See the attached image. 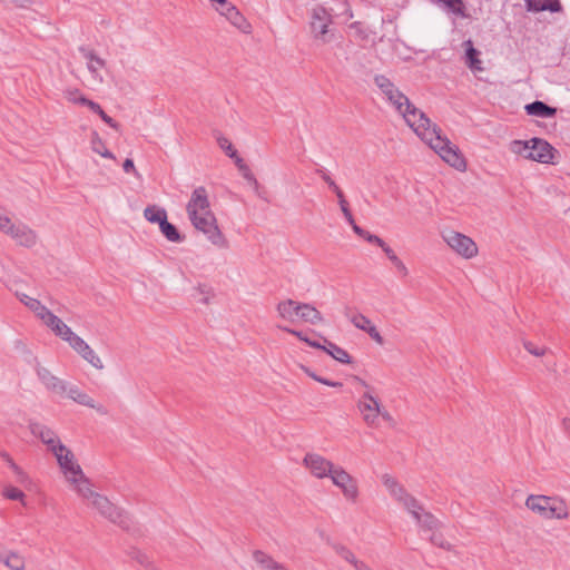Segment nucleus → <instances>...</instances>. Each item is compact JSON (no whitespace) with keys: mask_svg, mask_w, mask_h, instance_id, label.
Returning a JSON list of instances; mask_svg holds the SVG:
<instances>
[{"mask_svg":"<svg viewBox=\"0 0 570 570\" xmlns=\"http://www.w3.org/2000/svg\"><path fill=\"white\" fill-rule=\"evenodd\" d=\"M374 83L384 99L403 117L407 126L433 149L446 164L458 170H464V157L445 136L441 129L425 116L423 111L411 104L409 98L384 75H376Z\"/></svg>","mask_w":570,"mask_h":570,"instance_id":"f257e3e1","label":"nucleus"},{"mask_svg":"<svg viewBox=\"0 0 570 570\" xmlns=\"http://www.w3.org/2000/svg\"><path fill=\"white\" fill-rule=\"evenodd\" d=\"M186 213L191 226L204 234L212 245L218 248L228 247V240L218 226L205 187L199 186L193 190Z\"/></svg>","mask_w":570,"mask_h":570,"instance_id":"f03ea898","label":"nucleus"},{"mask_svg":"<svg viewBox=\"0 0 570 570\" xmlns=\"http://www.w3.org/2000/svg\"><path fill=\"white\" fill-rule=\"evenodd\" d=\"M381 481L389 494L413 517L419 527L428 530L436 527L438 519L428 512L394 476L383 474Z\"/></svg>","mask_w":570,"mask_h":570,"instance_id":"7ed1b4c3","label":"nucleus"},{"mask_svg":"<svg viewBox=\"0 0 570 570\" xmlns=\"http://www.w3.org/2000/svg\"><path fill=\"white\" fill-rule=\"evenodd\" d=\"M56 336L67 342L68 345L94 368L101 371L105 364L94 348L78 334H76L60 317L52 312L42 322Z\"/></svg>","mask_w":570,"mask_h":570,"instance_id":"20e7f679","label":"nucleus"},{"mask_svg":"<svg viewBox=\"0 0 570 570\" xmlns=\"http://www.w3.org/2000/svg\"><path fill=\"white\" fill-rule=\"evenodd\" d=\"M56 336L67 342L68 345L94 368L101 371L105 364L94 348L78 334H76L60 317L52 312L42 322Z\"/></svg>","mask_w":570,"mask_h":570,"instance_id":"39448f33","label":"nucleus"},{"mask_svg":"<svg viewBox=\"0 0 570 570\" xmlns=\"http://www.w3.org/2000/svg\"><path fill=\"white\" fill-rule=\"evenodd\" d=\"M73 492L86 503L87 507L96 510L102 518L111 523L124 527L127 518L124 511L115 505L107 497L96 492L92 483L86 479L83 483L78 485Z\"/></svg>","mask_w":570,"mask_h":570,"instance_id":"423d86ee","label":"nucleus"},{"mask_svg":"<svg viewBox=\"0 0 570 570\" xmlns=\"http://www.w3.org/2000/svg\"><path fill=\"white\" fill-rule=\"evenodd\" d=\"M358 384L363 387V391L356 401V407L364 424L371 429H377L380 419L392 422V415L375 394L374 387L361 379H358Z\"/></svg>","mask_w":570,"mask_h":570,"instance_id":"0eeeda50","label":"nucleus"},{"mask_svg":"<svg viewBox=\"0 0 570 570\" xmlns=\"http://www.w3.org/2000/svg\"><path fill=\"white\" fill-rule=\"evenodd\" d=\"M524 505L546 520H566L570 518V508L561 497L530 494L527 497Z\"/></svg>","mask_w":570,"mask_h":570,"instance_id":"6e6552de","label":"nucleus"},{"mask_svg":"<svg viewBox=\"0 0 570 570\" xmlns=\"http://www.w3.org/2000/svg\"><path fill=\"white\" fill-rule=\"evenodd\" d=\"M0 233L18 247L31 249L40 243V237L28 224L13 219L6 213L0 212Z\"/></svg>","mask_w":570,"mask_h":570,"instance_id":"1a4fd4ad","label":"nucleus"},{"mask_svg":"<svg viewBox=\"0 0 570 570\" xmlns=\"http://www.w3.org/2000/svg\"><path fill=\"white\" fill-rule=\"evenodd\" d=\"M48 452L55 456L67 484L72 491L88 479L73 452L62 442Z\"/></svg>","mask_w":570,"mask_h":570,"instance_id":"9d476101","label":"nucleus"},{"mask_svg":"<svg viewBox=\"0 0 570 570\" xmlns=\"http://www.w3.org/2000/svg\"><path fill=\"white\" fill-rule=\"evenodd\" d=\"M511 153L523 157L524 159L551 164L554 158V148L546 140L532 138L530 140H513L510 142Z\"/></svg>","mask_w":570,"mask_h":570,"instance_id":"9b49d317","label":"nucleus"},{"mask_svg":"<svg viewBox=\"0 0 570 570\" xmlns=\"http://www.w3.org/2000/svg\"><path fill=\"white\" fill-rule=\"evenodd\" d=\"M333 17L323 6L316 4L309 10L308 31L317 46H325L334 38Z\"/></svg>","mask_w":570,"mask_h":570,"instance_id":"f8f14e48","label":"nucleus"},{"mask_svg":"<svg viewBox=\"0 0 570 570\" xmlns=\"http://www.w3.org/2000/svg\"><path fill=\"white\" fill-rule=\"evenodd\" d=\"M332 484L340 490L344 500L348 503L355 504L361 497V490L357 479L352 475L342 465H337L335 471L330 478Z\"/></svg>","mask_w":570,"mask_h":570,"instance_id":"ddd939ff","label":"nucleus"},{"mask_svg":"<svg viewBox=\"0 0 570 570\" xmlns=\"http://www.w3.org/2000/svg\"><path fill=\"white\" fill-rule=\"evenodd\" d=\"M441 237L451 250L464 259H472L479 253L475 242L460 232L444 229L441 232Z\"/></svg>","mask_w":570,"mask_h":570,"instance_id":"4468645a","label":"nucleus"},{"mask_svg":"<svg viewBox=\"0 0 570 570\" xmlns=\"http://www.w3.org/2000/svg\"><path fill=\"white\" fill-rule=\"evenodd\" d=\"M302 464L312 476L318 480L330 479L338 465L315 452L306 453Z\"/></svg>","mask_w":570,"mask_h":570,"instance_id":"2eb2a0df","label":"nucleus"},{"mask_svg":"<svg viewBox=\"0 0 570 570\" xmlns=\"http://www.w3.org/2000/svg\"><path fill=\"white\" fill-rule=\"evenodd\" d=\"M37 379L43 389L55 395L63 396L66 381L57 376L48 367L37 362L35 366Z\"/></svg>","mask_w":570,"mask_h":570,"instance_id":"dca6fc26","label":"nucleus"},{"mask_svg":"<svg viewBox=\"0 0 570 570\" xmlns=\"http://www.w3.org/2000/svg\"><path fill=\"white\" fill-rule=\"evenodd\" d=\"M215 9L236 28L245 33L250 32V24L245 17L237 10V8L227 0H217Z\"/></svg>","mask_w":570,"mask_h":570,"instance_id":"f3484780","label":"nucleus"},{"mask_svg":"<svg viewBox=\"0 0 570 570\" xmlns=\"http://www.w3.org/2000/svg\"><path fill=\"white\" fill-rule=\"evenodd\" d=\"M345 316L358 330L368 334V336L377 344L383 345L384 338L377 331L372 321L360 312L346 311Z\"/></svg>","mask_w":570,"mask_h":570,"instance_id":"a211bd4d","label":"nucleus"},{"mask_svg":"<svg viewBox=\"0 0 570 570\" xmlns=\"http://www.w3.org/2000/svg\"><path fill=\"white\" fill-rule=\"evenodd\" d=\"M29 429L31 434L38 438L46 445L47 451L62 442L60 436L53 429L42 423H30Z\"/></svg>","mask_w":570,"mask_h":570,"instance_id":"6ab92c4d","label":"nucleus"},{"mask_svg":"<svg viewBox=\"0 0 570 570\" xmlns=\"http://www.w3.org/2000/svg\"><path fill=\"white\" fill-rule=\"evenodd\" d=\"M301 302L287 298L276 305L277 317L284 322L294 324L299 321Z\"/></svg>","mask_w":570,"mask_h":570,"instance_id":"aec40b11","label":"nucleus"},{"mask_svg":"<svg viewBox=\"0 0 570 570\" xmlns=\"http://www.w3.org/2000/svg\"><path fill=\"white\" fill-rule=\"evenodd\" d=\"M19 301L30 309L37 318L43 322L48 315L51 313L39 299L31 297L24 293H16Z\"/></svg>","mask_w":570,"mask_h":570,"instance_id":"412c9836","label":"nucleus"},{"mask_svg":"<svg viewBox=\"0 0 570 570\" xmlns=\"http://www.w3.org/2000/svg\"><path fill=\"white\" fill-rule=\"evenodd\" d=\"M83 57L87 60V68L92 75L94 80L97 83H102L104 78L100 75V70L106 67V61L91 50H83Z\"/></svg>","mask_w":570,"mask_h":570,"instance_id":"4be33fe9","label":"nucleus"},{"mask_svg":"<svg viewBox=\"0 0 570 570\" xmlns=\"http://www.w3.org/2000/svg\"><path fill=\"white\" fill-rule=\"evenodd\" d=\"M299 321L311 325H318L324 323L322 313L312 304H299Z\"/></svg>","mask_w":570,"mask_h":570,"instance_id":"5701e85b","label":"nucleus"},{"mask_svg":"<svg viewBox=\"0 0 570 570\" xmlns=\"http://www.w3.org/2000/svg\"><path fill=\"white\" fill-rule=\"evenodd\" d=\"M434 4L440 7L448 13H452L458 18H468L466 9L462 0H431Z\"/></svg>","mask_w":570,"mask_h":570,"instance_id":"b1692460","label":"nucleus"},{"mask_svg":"<svg viewBox=\"0 0 570 570\" xmlns=\"http://www.w3.org/2000/svg\"><path fill=\"white\" fill-rule=\"evenodd\" d=\"M253 559L259 570H288L283 563L259 550L254 551Z\"/></svg>","mask_w":570,"mask_h":570,"instance_id":"393cba45","label":"nucleus"},{"mask_svg":"<svg viewBox=\"0 0 570 570\" xmlns=\"http://www.w3.org/2000/svg\"><path fill=\"white\" fill-rule=\"evenodd\" d=\"M465 47V63L473 72L483 71L482 61L479 59L480 51L473 47L471 40L463 42Z\"/></svg>","mask_w":570,"mask_h":570,"instance_id":"a878e982","label":"nucleus"},{"mask_svg":"<svg viewBox=\"0 0 570 570\" xmlns=\"http://www.w3.org/2000/svg\"><path fill=\"white\" fill-rule=\"evenodd\" d=\"M525 2L529 11L540 12L548 10L559 12L561 10L559 0H525Z\"/></svg>","mask_w":570,"mask_h":570,"instance_id":"bb28decb","label":"nucleus"},{"mask_svg":"<svg viewBox=\"0 0 570 570\" xmlns=\"http://www.w3.org/2000/svg\"><path fill=\"white\" fill-rule=\"evenodd\" d=\"M0 561L10 570H24L26 568L24 558L16 551L0 553Z\"/></svg>","mask_w":570,"mask_h":570,"instance_id":"cd10ccee","label":"nucleus"},{"mask_svg":"<svg viewBox=\"0 0 570 570\" xmlns=\"http://www.w3.org/2000/svg\"><path fill=\"white\" fill-rule=\"evenodd\" d=\"M525 111L530 116H537L541 118L553 117L557 110L542 101H534L525 106Z\"/></svg>","mask_w":570,"mask_h":570,"instance_id":"c85d7f7f","label":"nucleus"},{"mask_svg":"<svg viewBox=\"0 0 570 570\" xmlns=\"http://www.w3.org/2000/svg\"><path fill=\"white\" fill-rule=\"evenodd\" d=\"M337 553L343 560L352 564L355 570H373L364 561L358 560L356 556L346 547H340L337 549Z\"/></svg>","mask_w":570,"mask_h":570,"instance_id":"c756f323","label":"nucleus"},{"mask_svg":"<svg viewBox=\"0 0 570 570\" xmlns=\"http://www.w3.org/2000/svg\"><path fill=\"white\" fill-rule=\"evenodd\" d=\"M90 147L94 153L100 155L101 157L112 160L116 159L115 155L111 151H109V149L105 145V141L101 139L97 131H92L91 134Z\"/></svg>","mask_w":570,"mask_h":570,"instance_id":"7c9ffc66","label":"nucleus"},{"mask_svg":"<svg viewBox=\"0 0 570 570\" xmlns=\"http://www.w3.org/2000/svg\"><path fill=\"white\" fill-rule=\"evenodd\" d=\"M325 342L327 343V345L325 347H323V350L327 354H330L334 360H336L343 364L351 363V356L348 355V353L345 350H343L342 347L337 346L336 344H334L332 342H327L326 340H325Z\"/></svg>","mask_w":570,"mask_h":570,"instance_id":"2f4dec72","label":"nucleus"},{"mask_svg":"<svg viewBox=\"0 0 570 570\" xmlns=\"http://www.w3.org/2000/svg\"><path fill=\"white\" fill-rule=\"evenodd\" d=\"M3 458H6L9 468L12 470L16 476V482L23 487H29L31 484V480L27 472H24L9 455H3Z\"/></svg>","mask_w":570,"mask_h":570,"instance_id":"473e14b6","label":"nucleus"},{"mask_svg":"<svg viewBox=\"0 0 570 570\" xmlns=\"http://www.w3.org/2000/svg\"><path fill=\"white\" fill-rule=\"evenodd\" d=\"M144 217L150 223L160 224V222L167 218V213L164 208H160L156 205H150L145 208Z\"/></svg>","mask_w":570,"mask_h":570,"instance_id":"72a5a7b5","label":"nucleus"},{"mask_svg":"<svg viewBox=\"0 0 570 570\" xmlns=\"http://www.w3.org/2000/svg\"><path fill=\"white\" fill-rule=\"evenodd\" d=\"M75 402L80 404V405L94 409V410H96L98 413H100L102 415L107 414V410L105 409V406L99 404V403H97L94 400V397H91L85 391L80 392L79 396L77 397V400Z\"/></svg>","mask_w":570,"mask_h":570,"instance_id":"f704fd0d","label":"nucleus"},{"mask_svg":"<svg viewBox=\"0 0 570 570\" xmlns=\"http://www.w3.org/2000/svg\"><path fill=\"white\" fill-rule=\"evenodd\" d=\"M439 527H440V522L438 521V524L434 529L430 530L432 533H431V537H430V541L439 547V548H442L444 550H451L452 549V546L451 543L444 538V535L439 531ZM423 531H429L428 529H423L422 527H420Z\"/></svg>","mask_w":570,"mask_h":570,"instance_id":"c9c22d12","label":"nucleus"},{"mask_svg":"<svg viewBox=\"0 0 570 570\" xmlns=\"http://www.w3.org/2000/svg\"><path fill=\"white\" fill-rule=\"evenodd\" d=\"M159 228L161 230V233L164 234V236L169 240V242H173V243H179L181 242V236L180 234L178 233L177 228L170 224L167 218L163 222H160L159 224Z\"/></svg>","mask_w":570,"mask_h":570,"instance_id":"e433bc0d","label":"nucleus"},{"mask_svg":"<svg viewBox=\"0 0 570 570\" xmlns=\"http://www.w3.org/2000/svg\"><path fill=\"white\" fill-rule=\"evenodd\" d=\"M522 345L527 352L537 357H542L548 352L546 346L538 345L531 341H523Z\"/></svg>","mask_w":570,"mask_h":570,"instance_id":"4c0bfd02","label":"nucleus"},{"mask_svg":"<svg viewBox=\"0 0 570 570\" xmlns=\"http://www.w3.org/2000/svg\"><path fill=\"white\" fill-rule=\"evenodd\" d=\"M3 495L9 500L20 501L26 504L23 501L26 497L24 493L16 487L6 485L3 488Z\"/></svg>","mask_w":570,"mask_h":570,"instance_id":"58836bf2","label":"nucleus"},{"mask_svg":"<svg viewBox=\"0 0 570 570\" xmlns=\"http://www.w3.org/2000/svg\"><path fill=\"white\" fill-rule=\"evenodd\" d=\"M65 98L75 105H82L86 97L78 89H69L65 91Z\"/></svg>","mask_w":570,"mask_h":570,"instance_id":"ea45409f","label":"nucleus"},{"mask_svg":"<svg viewBox=\"0 0 570 570\" xmlns=\"http://www.w3.org/2000/svg\"><path fill=\"white\" fill-rule=\"evenodd\" d=\"M218 146L226 153L228 157H236V149H234L232 142L224 136L217 137Z\"/></svg>","mask_w":570,"mask_h":570,"instance_id":"a19ab883","label":"nucleus"},{"mask_svg":"<svg viewBox=\"0 0 570 570\" xmlns=\"http://www.w3.org/2000/svg\"><path fill=\"white\" fill-rule=\"evenodd\" d=\"M81 391L82 390H80L77 385L70 384L66 381L63 396H67L75 402Z\"/></svg>","mask_w":570,"mask_h":570,"instance_id":"79ce46f5","label":"nucleus"},{"mask_svg":"<svg viewBox=\"0 0 570 570\" xmlns=\"http://www.w3.org/2000/svg\"><path fill=\"white\" fill-rule=\"evenodd\" d=\"M277 327L282 331H285L294 336H296L297 338H299L301 341L303 342H308V337L304 335L303 332L301 331H296V330H293V328H289L287 326H281V325H277Z\"/></svg>","mask_w":570,"mask_h":570,"instance_id":"37998d69","label":"nucleus"},{"mask_svg":"<svg viewBox=\"0 0 570 570\" xmlns=\"http://www.w3.org/2000/svg\"><path fill=\"white\" fill-rule=\"evenodd\" d=\"M364 239L371 244L377 245L379 247L384 245V240L380 236L371 234L370 232L366 233Z\"/></svg>","mask_w":570,"mask_h":570,"instance_id":"c03bdc74","label":"nucleus"},{"mask_svg":"<svg viewBox=\"0 0 570 570\" xmlns=\"http://www.w3.org/2000/svg\"><path fill=\"white\" fill-rule=\"evenodd\" d=\"M102 119L104 122H106L108 126H110L114 129L118 128V124L109 117L102 109L97 114Z\"/></svg>","mask_w":570,"mask_h":570,"instance_id":"a18cd8bd","label":"nucleus"},{"mask_svg":"<svg viewBox=\"0 0 570 570\" xmlns=\"http://www.w3.org/2000/svg\"><path fill=\"white\" fill-rule=\"evenodd\" d=\"M322 179L327 184V186L334 191H338L341 188L336 185V183L331 178L330 175L323 173Z\"/></svg>","mask_w":570,"mask_h":570,"instance_id":"49530a36","label":"nucleus"},{"mask_svg":"<svg viewBox=\"0 0 570 570\" xmlns=\"http://www.w3.org/2000/svg\"><path fill=\"white\" fill-rule=\"evenodd\" d=\"M122 168L126 173H134L136 176H139L138 171L135 168L134 161L129 158H127Z\"/></svg>","mask_w":570,"mask_h":570,"instance_id":"de8ad7c7","label":"nucleus"},{"mask_svg":"<svg viewBox=\"0 0 570 570\" xmlns=\"http://www.w3.org/2000/svg\"><path fill=\"white\" fill-rule=\"evenodd\" d=\"M82 106L88 107L91 111L98 114L102 108L95 101L89 100L88 98L85 99Z\"/></svg>","mask_w":570,"mask_h":570,"instance_id":"09e8293b","label":"nucleus"},{"mask_svg":"<svg viewBox=\"0 0 570 570\" xmlns=\"http://www.w3.org/2000/svg\"><path fill=\"white\" fill-rule=\"evenodd\" d=\"M342 214L348 224H353L354 217L348 208V204L341 206Z\"/></svg>","mask_w":570,"mask_h":570,"instance_id":"8fccbe9b","label":"nucleus"},{"mask_svg":"<svg viewBox=\"0 0 570 570\" xmlns=\"http://www.w3.org/2000/svg\"><path fill=\"white\" fill-rule=\"evenodd\" d=\"M315 381L320 382V383H322L324 385L332 386V387H341L342 386L341 382L330 381V380L321 377V376L320 377H315Z\"/></svg>","mask_w":570,"mask_h":570,"instance_id":"3c124183","label":"nucleus"},{"mask_svg":"<svg viewBox=\"0 0 570 570\" xmlns=\"http://www.w3.org/2000/svg\"><path fill=\"white\" fill-rule=\"evenodd\" d=\"M350 225H351V227H352L353 232H354L357 236H360V237L364 238V236L366 235L367 230H365V229L361 228V227L355 223V220H353V224H350Z\"/></svg>","mask_w":570,"mask_h":570,"instance_id":"603ef678","label":"nucleus"},{"mask_svg":"<svg viewBox=\"0 0 570 570\" xmlns=\"http://www.w3.org/2000/svg\"><path fill=\"white\" fill-rule=\"evenodd\" d=\"M243 177L248 181L252 185H254L255 187H258V181L257 179L255 178L254 174L252 173V170L243 174Z\"/></svg>","mask_w":570,"mask_h":570,"instance_id":"864d4df0","label":"nucleus"},{"mask_svg":"<svg viewBox=\"0 0 570 570\" xmlns=\"http://www.w3.org/2000/svg\"><path fill=\"white\" fill-rule=\"evenodd\" d=\"M336 197H337V200H338V205L340 207L341 206H345L347 205V200L345 199V196H344V193L342 189H340L338 191L335 193Z\"/></svg>","mask_w":570,"mask_h":570,"instance_id":"5fc2aeb1","label":"nucleus"},{"mask_svg":"<svg viewBox=\"0 0 570 570\" xmlns=\"http://www.w3.org/2000/svg\"><path fill=\"white\" fill-rule=\"evenodd\" d=\"M396 271L397 273L403 276V277H406L409 275V268L406 267V265L404 263H402L401 265H399L396 267Z\"/></svg>","mask_w":570,"mask_h":570,"instance_id":"6e6d98bb","label":"nucleus"},{"mask_svg":"<svg viewBox=\"0 0 570 570\" xmlns=\"http://www.w3.org/2000/svg\"><path fill=\"white\" fill-rule=\"evenodd\" d=\"M382 248V250L384 252V254L387 256V258L390 259L391 256H393L395 254V252L384 242V245L383 246H380Z\"/></svg>","mask_w":570,"mask_h":570,"instance_id":"4d7b16f0","label":"nucleus"},{"mask_svg":"<svg viewBox=\"0 0 570 570\" xmlns=\"http://www.w3.org/2000/svg\"><path fill=\"white\" fill-rule=\"evenodd\" d=\"M562 428L566 434L570 438V419H563Z\"/></svg>","mask_w":570,"mask_h":570,"instance_id":"13d9d810","label":"nucleus"},{"mask_svg":"<svg viewBox=\"0 0 570 570\" xmlns=\"http://www.w3.org/2000/svg\"><path fill=\"white\" fill-rule=\"evenodd\" d=\"M232 159H234L237 168H240V166H244L246 165L243 160V158H240L237 154H236V157H230Z\"/></svg>","mask_w":570,"mask_h":570,"instance_id":"bf43d9fd","label":"nucleus"},{"mask_svg":"<svg viewBox=\"0 0 570 570\" xmlns=\"http://www.w3.org/2000/svg\"><path fill=\"white\" fill-rule=\"evenodd\" d=\"M232 159H234L237 168H240V166H244L246 165L243 160V158H240L237 154H236V157H230Z\"/></svg>","mask_w":570,"mask_h":570,"instance_id":"052dcab7","label":"nucleus"},{"mask_svg":"<svg viewBox=\"0 0 570 570\" xmlns=\"http://www.w3.org/2000/svg\"><path fill=\"white\" fill-rule=\"evenodd\" d=\"M305 343L314 348L323 350V347H325V345H321L320 343H317L315 341H311L309 338H308V342H305Z\"/></svg>","mask_w":570,"mask_h":570,"instance_id":"680f3d73","label":"nucleus"},{"mask_svg":"<svg viewBox=\"0 0 570 570\" xmlns=\"http://www.w3.org/2000/svg\"><path fill=\"white\" fill-rule=\"evenodd\" d=\"M305 343L314 348L323 350V347H325V345H321L320 343H317L315 341H311L309 338H308V342H305Z\"/></svg>","mask_w":570,"mask_h":570,"instance_id":"e2e57ef3","label":"nucleus"},{"mask_svg":"<svg viewBox=\"0 0 570 570\" xmlns=\"http://www.w3.org/2000/svg\"><path fill=\"white\" fill-rule=\"evenodd\" d=\"M304 372L309 376L312 377L313 380H315V377H320L318 375H316L314 372H312L309 368L307 367H303Z\"/></svg>","mask_w":570,"mask_h":570,"instance_id":"0e129e2a","label":"nucleus"},{"mask_svg":"<svg viewBox=\"0 0 570 570\" xmlns=\"http://www.w3.org/2000/svg\"><path fill=\"white\" fill-rule=\"evenodd\" d=\"M238 170H239V171L242 173V175H243V174H245V173L249 171L250 169H249V167H248L247 165H244V166H240V168H238Z\"/></svg>","mask_w":570,"mask_h":570,"instance_id":"69168bd1","label":"nucleus"},{"mask_svg":"<svg viewBox=\"0 0 570 570\" xmlns=\"http://www.w3.org/2000/svg\"><path fill=\"white\" fill-rule=\"evenodd\" d=\"M399 258H400V257H399L396 254H394L393 256H391V257H390V262H391L392 264H395V262H396V261H399Z\"/></svg>","mask_w":570,"mask_h":570,"instance_id":"338daca9","label":"nucleus"},{"mask_svg":"<svg viewBox=\"0 0 570 570\" xmlns=\"http://www.w3.org/2000/svg\"><path fill=\"white\" fill-rule=\"evenodd\" d=\"M402 263H403V262H402V259H401V258H399V261H396V262H395V264H393V265H394V267L396 268V267H397L399 265H401Z\"/></svg>","mask_w":570,"mask_h":570,"instance_id":"774afa93","label":"nucleus"}]
</instances>
